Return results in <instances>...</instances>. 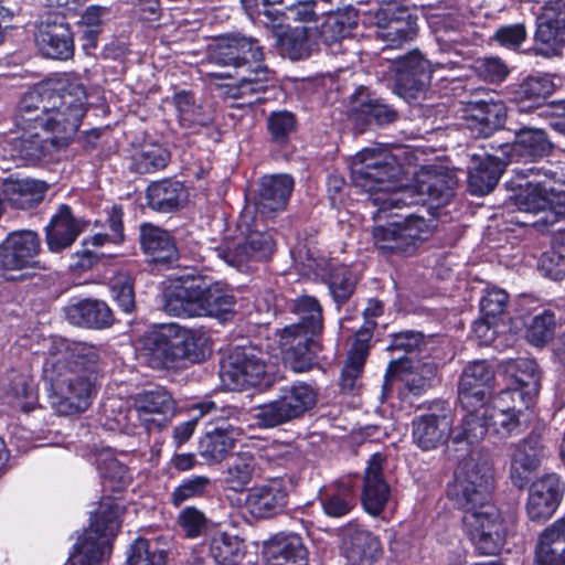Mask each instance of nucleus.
<instances>
[{
	"label": "nucleus",
	"instance_id": "9",
	"mask_svg": "<svg viewBox=\"0 0 565 565\" xmlns=\"http://www.w3.org/2000/svg\"><path fill=\"white\" fill-rule=\"evenodd\" d=\"M235 297L220 282L192 277L166 296L164 310L177 317H220L233 311Z\"/></svg>",
	"mask_w": 565,
	"mask_h": 565
},
{
	"label": "nucleus",
	"instance_id": "35",
	"mask_svg": "<svg viewBox=\"0 0 565 565\" xmlns=\"http://www.w3.org/2000/svg\"><path fill=\"white\" fill-rule=\"evenodd\" d=\"M267 565H307L308 552L302 539L295 533L277 534L264 546Z\"/></svg>",
	"mask_w": 565,
	"mask_h": 565
},
{
	"label": "nucleus",
	"instance_id": "57",
	"mask_svg": "<svg viewBox=\"0 0 565 565\" xmlns=\"http://www.w3.org/2000/svg\"><path fill=\"white\" fill-rule=\"evenodd\" d=\"M297 119L291 111H273L267 118V129L270 141L282 147L286 146L291 135L296 131Z\"/></svg>",
	"mask_w": 565,
	"mask_h": 565
},
{
	"label": "nucleus",
	"instance_id": "36",
	"mask_svg": "<svg viewBox=\"0 0 565 565\" xmlns=\"http://www.w3.org/2000/svg\"><path fill=\"white\" fill-rule=\"evenodd\" d=\"M505 163L490 154H471L468 168V188L473 195H486L498 184Z\"/></svg>",
	"mask_w": 565,
	"mask_h": 565
},
{
	"label": "nucleus",
	"instance_id": "34",
	"mask_svg": "<svg viewBox=\"0 0 565 565\" xmlns=\"http://www.w3.org/2000/svg\"><path fill=\"white\" fill-rule=\"evenodd\" d=\"M277 46L280 54L290 61L309 58L319 49L318 26H288L277 35Z\"/></svg>",
	"mask_w": 565,
	"mask_h": 565
},
{
	"label": "nucleus",
	"instance_id": "1",
	"mask_svg": "<svg viewBox=\"0 0 565 565\" xmlns=\"http://www.w3.org/2000/svg\"><path fill=\"white\" fill-rule=\"evenodd\" d=\"M100 349L94 344L53 339L45 352L42 379L50 406L60 415L85 412L96 394Z\"/></svg>",
	"mask_w": 565,
	"mask_h": 565
},
{
	"label": "nucleus",
	"instance_id": "17",
	"mask_svg": "<svg viewBox=\"0 0 565 565\" xmlns=\"http://www.w3.org/2000/svg\"><path fill=\"white\" fill-rule=\"evenodd\" d=\"M452 412L446 402H434L428 412L413 418L414 444L424 451L437 449L451 437Z\"/></svg>",
	"mask_w": 565,
	"mask_h": 565
},
{
	"label": "nucleus",
	"instance_id": "3",
	"mask_svg": "<svg viewBox=\"0 0 565 565\" xmlns=\"http://www.w3.org/2000/svg\"><path fill=\"white\" fill-rule=\"evenodd\" d=\"M493 488L488 457L465 461L448 487V495L463 511L465 532L481 555H495L504 545L507 530L498 510L490 504Z\"/></svg>",
	"mask_w": 565,
	"mask_h": 565
},
{
	"label": "nucleus",
	"instance_id": "30",
	"mask_svg": "<svg viewBox=\"0 0 565 565\" xmlns=\"http://www.w3.org/2000/svg\"><path fill=\"white\" fill-rule=\"evenodd\" d=\"M544 446L541 436L531 433L514 445L511 457L510 479L514 487L523 489L530 482L531 475L541 466Z\"/></svg>",
	"mask_w": 565,
	"mask_h": 565
},
{
	"label": "nucleus",
	"instance_id": "4",
	"mask_svg": "<svg viewBox=\"0 0 565 565\" xmlns=\"http://www.w3.org/2000/svg\"><path fill=\"white\" fill-rule=\"evenodd\" d=\"M207 61L226 68L209 72L211 84L226 88V95L252 105L263 100L262 94L274 82V72L264 63L259 41L242 33H227L215 40L207 50Z\"/></svg>",
	"mask_w": 565,
	"mask_h": 565
},
{
	"label": "nucleus",
	"instance_id": "45",
	"mask_svg": "<svg viewBox=\"0 0 565 565\" xmlns=\"http://www.w3.org/2000/svg\"><path fill=\"white\" fill-rule=\"evenodd\" d=\"M504 372L513 380V386L525 391V395L537 396L541 388V372L537 363L530 358L504 361Z\"/></svg>",
	"mask_w": 565,
	"mask_h": 565
},
{
	"label": "nucleus",
	"instance_id": "19",
	"mask_svg": "<svg viewBox=\"0 0 565 565\" xmlns=\"http://www.w3.org/2000/svg\"><path fill=\"white\" fill-rule=\"evenodd\" d=\"M20 137L6 138L1 148L18 166H34L58 159L62 152L54 142L47 138H41L34 129H21Z\"/></svg>",
	"mask_w": 565,
	"mask_h": 565
},
{
	"label": "nucleus",
	"instance_id": "31",
	"mask_svg": "<svg viewBox=\"0 0 565 565\" xmlns=\"http://www.w3.org/2000/svg\"><path fill=\"white\" fill-rule=\"evenodd\" d=\"M87 223L73 214L72 209L61 204L45 227V238L51 252L58 253L73 245Z\"/></svg>",
	"mask_w": 565,
	"mask_h": 565
},
{
	"label": "nucleus",
	"instance_id": "24",
	"mask_svg": "<svg viewBox=\"0 0 565 565\" xmlns=\"http://www.w3.org/2000/svg\"><path fill=\"white\" fill-rule=\"evenodd\" d=\"M465 127L473 138H488L503 127L507 107L503 102L489 99L471 100L465 110Z\"/></svg>",
	"mask_w": 565,
	"mask_h": 565
},
{
	"label": "nucleus",
	"instance_id": "44",
	"mask_svg": "<svg viewBox=\"0 0 565 565\" xmlns=\"http://www.w3.org/2000/svg\"><path fill=\"white\" fill-rule=\"evenodd\" d=\"M468 413L459 425L451 427V439L455 444H479L489 430L484 404L467 408Z\"/></svg>",
	"mask_w": 565,
	"mask_h": 565
},
{
	"label": "nucleus",
	"instance_id": "7",
	"mask_svg": "<svg viewBox=\"0 0 565 565\" xmlns=\"http://www.w3.org/2000/svg\"><path fill=\"white\" fill-rule=\"evenodd\" d=\"M207 339L201 331L178 324L162 327L141 339V353L153 369H173L205 359Z\"/></svg>",
	"mask_w": 565,
	"mask_h": 565
},
{
	"label": "nucleus",
	"instance_id": "47",
	"mask_svg": "<svg viewBox=\"0 0 565 565\" xmlns=\"http://www.w3.org/2000/svg\"><path fill=\"white\" fill-rule=\"evenodd\" d=\"M210 555L218 565H237L245 556L243 540L227 533H216L210 541Z\"/></svg>",
	"mask_w": 565,
	"mask_h": 565
},
{
	"label": "nucleus",
	"instance_id": "38",
	"mask_svg": "<svg viewBox=\"0 0 565 565\" xmlns=\"http://www.w3.org/2000/svg\"><path fill=\"white\" fill-rule=\"evenodd\" d=\"M65 317L72 324L95 329L108 328L114 321L113 311L106 302L90 299L67 306Z\"/></svg>",
	"mask_w": 565,
	"mask_h": 565
},
{
	"label": "nucleus",
	"instance_id": "55",
	"mask_svg": "<svg viewBox=\"0 0 565 565\" xmlns=\"http://www.w3.org/2000/svg\"><path fill=\"white\" fill-rule=\"evenodd\" d=\"M456 180L447 173L425 174L419 181V192L438 204L446 203L454 194Z\"/></svg>",
	"mask_w": 565,
	"mask_h": 565
},
{
	"label": "nucleus",
	"instance_id": "23",
	"mask_svg": "<svg viewBox=\"0 0 565 565\" xmlns=\"http://www.w3.org/2000/svg\"><path fill=\"white\" fill-rule=\"evenodd\" d=\"M494 371L484 360L469 363L458 383V399L463 408L487 403L491 395Z\"/></svg>",
	"mask_w": 565,
	"mask_h": 565
},
{
	"label": "nucleus",
	"instance_id": "41",
	"mask_svg": "<svg viewBox=\"0 0 565 565\" xmlns=\"http://www.w3.org/2000/svg\"><path fill=\"white\" fill-rule=\"evenodd\" d=\"M47 184L33 179L6 180L3 183L4 200L19 210H30L44 199Z\"/></svg>",
	"mask_w": 565,
	"mask_h": 565
},
{
	"label": "nucleus",
	"instance_id": "60",
	"mask_svg": "<svg viewBox=\"0 0 565 565\" xmlns=\"http://www.w3.org/2000/svg\"><path fill=\"white\" fill-rule=\"evenodd\" d=\"M490 433L505 438L519 431L520 415L515 413L499 411L495 407L484 404Z\"/></svg>",
	"mask_w": 565,
	"mask_h": 565
},
{
	"label": "nucleus",
	"instance_id": "33",
	"mask_svg": "<svg viewBox=\"0 0 565 565\" xmlns=\"http://www.w3.org/2000/svg\"><path fill=\"white\" fill-rule=\"evenodd\" d=\"M140 246L148 260L161 266H173L179 259L175 242L170 233L149 223L140 226Z\"/></svg>",
	"mask_w": 565,
	"mask_h": 565
},
{
	"label": "nucleus",
	"instance_id": "8",
	"mask_svg": "<svg viewBox=\"0 0 565 565\" xmlns=\"http://www.w3.org/2000/svg\"><path fill=\"white\" fill-rule=\"evenodd\" d=\"M514 174L524 180L519 183L520 192L515 195V205L520 212L545 215L539 221L552 225L565 217V181L544 167L533 164L529 168H515Z\"/></svg>",
	"mask_w": 565,
	"mask_h": 565
},
{
	"label": "nucleus",
	"instance_id": "49",
	"mask_svg": "<svg viewBox=\"0 0 565 565\" xmlns=\"http://www.w3.org/2000/svg\"><path fill=\"white\" fill-rule=\"evenodd\" d=\"M534 42L533 51L536 55L544 57L558 56L565 46V26L536 22Z\"/></svg>",
	"mask_w": 565,
	"mask_h": 565
},
{
	"label": "nucleus",
	"instance_id": "29",
	"mask_svg": "<svg viewBox=\"0 0 565 565\" xmlns=\"http://www.w3.org/2000/svg\"><path fill=\"white\" fill-rule=\"evenodd\" d=\"M294 179L289 174H273L262 178L255 211L262 218H270L286 209L294 189Z\"/></svg>",
	"mask_w": 565,
	"mask_h": 565
},
{
	"label": "nucleus",
	"instance_id": "58",
	"mask_svg": "<svg viewBox=\"0 0 565 565\" xmlns=\"http://www.w3.org/2000/svg\"><path fill=\"white\" fill-rule=\"evenodd\" d=\"M356 278L345 266L334 268L328 280V287L333 301L341 306L345 303L354 294Z\"/></svg>",
	"mask_w": 565,
	"mask_h": 565
},
{
	"label": "nucleus",
	"instance_id": "10",
	"mask_svg": "<svg viewBox=\"0 0 565 565\" xmlns=\"http://www.w3.org/2000/svg\"><path fill=\"white\" fill-rule=\"evenodd\" d=\"M120 507L110 498L99 503L90 515L89 527L78 537L66 565H103L111 553V540L117 535Z\"/></svg>",
	"mask_w": 565,
	"mask_h": 565
},
{
	"label": "nucleus",
	"instance_id": "63",
	"mask_svg": "<svg viewBox=\"0 0 565 565\" xmlns=\"http://www.w3.org/2000/svg\"><path fill=\"white\" fill-rule=\"evenodd\" d=\"M177 521L185 536L190 539L199 537L207 530L209 521L205 514L195 507L182 509Z\"/></svg>",
	"mask_w": 565,
	"mask_h": 565
},
{
	"label": "nucleus",
	"instance_id": "39",
	"mask_svg": "<svg viewBox=\"0 0 565 565\" xmlns=\"http://www.w3.org/2000/svg\"><path fill=\"white\" fill-rule=\"evenodd\" d=\"M148 206L160 213L178 211L186 200V190L183 183L163 179L152 182L146 191Z\"/></svg>",
	"mask_w": 565,
	"mask_h": 565
},
{
	"label": "nucleus",
	"instance_id": "15",
	"mask_svg": "<svg viewBox=\"0 0 565 565\" xmlns=\"http://www.w3.org/2000/svg\"><path fill=\"white\" fill-rule=\"evenodd\" d=\"M40 252V238L33 231L10 233L0 244V275L7 280L21 278L18 273L35 268Z\"/></svg>",
	"mask_w": 565,
	"mask_h": 565
},
{
	"label": "nucleus",
	"instance_id": "2",
	"mask_svg": "<svg viewBox=\"0 0 565 565\" xmlns=\"http://www.w3.org/2000/svg\"><path fill=\"white\" fill-rule=\"evenodd\" d=\"M86 90L78 77L62 74L57 78L42 82L26 92L14 117L19 129H38L52 134L49 137L64 151L86 111Z\"/></svg>",
	"mask_w": 565,
	"mask_h": 565
},
{
	"label": "nucleus",
	"instance_id": "32",
	"mask_svg": "<svg viewBox=\"0 0 565 565\" xmlns=\"http://www.w3.org/2000/svg\"><path fill=\"white\" fill-rule=\"evenodd\" d=\"M401 373L405 387L414 395H420L434 385L437 377V364L433 361H413L398 356L388 363V374Z\"/></svg>",
	"mask_w": 565,
	"mask_h": 565
},
{
	"label": "nucleus",
	"instance_id": "46",
	"mask_svg": "<svg viewBox=\"0 0 565 565\" xmlns=\"http://www.w3.org/2000/svg\"><path fill=\"white\" fill-rule=\"evenodd\" d=\"M358 25L356 13L353 10L329 14L318 28V41L323 44H337L344 41Z\"/></svg>",
	"mask_w": 565,
	"mask_h": 565
},
{
	"label": "nucleus",
	"instance_id": "11",
	"mask_svg": "<svg viewBox=\"0 0 565 565\" xmlns=\"http://www.w3.org/2000/svg\"><path fill=\"white\" fill-rule=\"evenodd\" d=\"M319 387L316 384L296 381L281 385L277 397L257 407L255 419L264 428H274L301 418L318 403Z\"/></svg>",
	"mask_w": 565,
	"mask_h": 565
},
{
	"label": "nucleus",
	"instance_id": "22",
	"mask_svg": "<svg viewBox=\"0 0 565 565\" xmlns=\"http://www.w3.org/2000/svg\"><path fill=\"white\" fill-rule=\"evenodd\" d=\"M135 411L147 431H160L174 416L175 402L164 387L158 386L137 395Z\"/></svg>",
	"mask_w": 565,
	"mask_h": 565
},
{
	"label": "nucleus",
	"instance_id": "5",
	"mask_svg": "<svg viewBox=\"0 0 565 565\" xmlns=\"http://www.w3.org/2000/svg\"><path fill=\"white\" fill-rule=\"evenodd\" d=\"M402 167L385 149L366 148L358 152L351 162V179L355 188L367 194V203L376 222L386 217L393 207L406 205V192L399 191Z\"/></svg>",
	"mask_w": 565,
	"mask_h": 565
},
{
	"label": "nucleus",
	"instance_id": "62",
	"mask_svg": "<svg viewBox=\"0 0 565 565\" xmlns=\"http://www.w3.org/2000/svg\"><path fill=\"white\" fill-rule=\"evenodd\" d=\"M9 393L17 399V405L24 412H30L36 402V391L33 382L24 374L13 375Z\"/></svg>",
	"mask_w": 565,
	"mask_h": 565
},
{
	"label": "nucleus",
	"instance_id": "56",
	"mask_svg": "<svg viewBox=\"0 0 565 565\" xmlns=\"http://www.w3.org/2000/svg\"><path fill=\"white\" fill-rule=\"evenodd\" d=\"M126 565H166V554L157 544L137 537L127 550Z\"/></svg>",
	"mask_w": 565,
	"mask_h": 565
},
{
	"label": "nucleus",
	"instance_id": "51",
	"mask_svg": "<svg viewBox=\"0 0 565 565\" xmlns=\"http://www.w3.org/2000/svg\"><path fill=\"white\" fill-rule=\"evenodd\" d=\"M234 446L233 431L227 427H216L207 431L199 444L200 455L209 461L218 462Z\"/></svg>",
	"mask_w": 565,
	"mask_h": 565
},
{
	"label": "nucleus",
	"instance_id": "16",
	"mask_svg": "<svg viewBox=\"0 0 565 565\" xmlns=\"http://www.w3.org/2000/svg\"><path fill=\"white\" fill-rule=\"evenodd\" d=\"M266 374L262 353L252 347L235 348L222 363L220 376L228 390L242 391L257 386Z\"/></svg>",
	"mask_w": 565,
	"mask_h": 565
},
{
	"label": "nucleus",
	"instance_id": "18",
	"mask_svg": "<svg viewBox=\"0 0 565 565\" xmlns=\"http://www.w3.org/2000/svg\"><path fill=\"white\" fill-rule=\"evenodd\" d=\"M347 116L354 130L361 134L372 125L384 126L394 122L397 119V111L361 86L350 97Z\"/></svg>",
	"mask_w": 565,
	"mask_h": 565
},
{
	"label": "nucleus",
	"instance_id": "48",
	"mask_svg": "<svg viewBox=\"0 0 565 565\" xmlns=\"http://www.w3.org/2000/svg\"><path fill=\"white\" fill-rule=\"evenodd\" d=\"M110 15L111 9L107 6L92 4L85 8L77 22L85 47H96L98 36Z\"/></svg>",
	"mask_w": 565,
	"mask_h": 565
},
{
	"label": "nucleus",
	"instance_id": "61",
	"mask_svg": "<svg viewBox=\"0 0 565 565\" xmlns=\"http://www.w3.org/2000/svg\"><path fill=\"white\" fill-rule=\"evenodd\" d=\"M555 320L551 312L535 316L526 330V339L530 343L541 347L554 337Z\"/></svg>",
	"mask_w": 565,
	"mask_h": 565
},
{
	"label": "nucleus",
	"instance_id": "6",
	"mask_svg": "<svg viewBox=\"0 0 565 565\" xmlns=\"http://www.w3.org/2000/svg\"><path fill=\"white\" fill-rule=\"evenodd\" d=\"M297 322L286 326L279 333V347L285 363L296 373L309 371L322 345L323 309L310 295H300L286 302Z\"/></svg>",
	"mask_w": 565,
	"mask_h": 565
},
{
	"label": "nucleus",
	"instance_id": "37",
	"mask_svg": "<svg viewBox=\"0 0 565 565\" xmlns=\"http://www.w3.org/2000/svg\"><path fill=\"white\" fill-rule=\"evenodd\" d=\"M553 148L554 145L547 132L531 126H522L516 129L510 146L512 158H526L531 161L550 156Z\"/></svg>",
	"mask_w": 565,
	"mask_h": 565
},
{
	"label": "nucleus",
	"instance_id": "59",
	"mask_svg": "<svg viewBox=\"0 0 565 565\" xmlns=\"http://www.w3.org/2000/svg\"><path fill=\"white\" fill-rule=\"evenodd\" d=\"M535 396L525 395V391L516 386L502 390L492 401L490 406L504 412L522 415L534 403Z\"/></svg>",
	"mask_w": 565,
	"mask_h": 565
},
{
	"label": "nucleus",
	"instance_id": "27",
	"mask_svg": "<svg viewBox=\"0 0 565 565\" xmlns=\"http://www.w3.org/2000/svg\"><path fill=\"white\" fill-rule=\"evenodd\" d=\"M556 85L548 74L529 75L509 90V99L521 113H531L546 107V99Z\"/></svg>",
	"mask_w": 565,
	"mask_h": 565
},
{
	"label": "nucleus",
	"instance_id": "26",
	"mask_svg": "<svg viewBox=\"0 0 565 565\" xmlns=\"http://www.w3.org/2000/svg\"><path fill=\"white\" fill-rule=\"evenodd\" d=\"M35 41L45 57L66 61L74 55V36L65 18H49L41 23Z\"/></svg>",
	"mask_w": 565,
	"mask_h": 565
},
{
	"label": "nucleus",
	"instance_id": "21",
	"mask_svg": "<svg viewBox=\"0 0 565 565\" xmlns=\"http://www.w3.org/2000/svg\"><path fill=\"white\" fill-rule=\"evenodd\" d=\"M344 557L353 565H373L382 555L380 539L356 521L339 529Z\"/></svg>",
	"mask_w": 565,
	"mask_h": 565
},
{
	"label": "nucleus",
	"instance_id": "14",
	"mask_svg": "<svg viewBox=\"0 0 565 565\" xmlns=\"http://www.w3.org/2000/svg\"><path fill=\"white\" fill-rule=\"evenodd\" d=\"M390 70L393 74L394 90L408 102L423 96L429 87L430 63L417 50L394 58Z\"/></svg>",
	"mask_w": 565,
	"mask_h": 565
},
{
	"label": "nucleus",
	"instance_id": "20",
	"mask_svg": "<svg viewBox=\"0 0 565 565\" xmlns=\"http://www.w3.org/2000/svg\"><path fill=\"white\" fill-rule=\"evenodd\" d=\"M386 465L387 457L375 452L366 461L364 470L361 503L366 513L376 518L382 515L392 497V489L384 473Z\"/></svg>",
	"mask_w": 565,
	"mask_h": 565
},
{
	"label": "nucleus",
	"instance_id": "13",
	"mask_svg": "<svg viewBox=\"0 0 565 565\" xmlns=\"http://www.w3.org/2000/svg\"><path fill=\"white\" fill-rule=\"evenodd\" d=\"M430 233L429 223L418 215H407L403 221L376 225L373 238L376 248L385 256L411 255Z\"/></svg>",
	"mask_w": 565,
	"mask_h": 565
},
{
	"label": "nucleus",
	"instance_id": "12",
	"mask_svg": "<svg viewBox=\"0 0 565 565\" xmlns=\"http://www.w3.org/2000/svg\"><path fill=\"white\" fill-rule=\"evenodd\" d=\"M258 216L247 213L237 224L238 237L231 244L220 247L218 255L231 266L241 269L249 263L267 260L275 252V239Z\"/></svg>",
	"mask_w": 565,
	"mask_h": 565
},
{
	"label": "nucleus",
	"instance_id": "53",
	"mask_svg": "<svg viewBox=\"0 0 565 565\" xmlns=\"http://www.w3.org/2000/svg\"><path fill=\"white\" fill-rule=\"evenodd\" d=\"M170 161V152L158 143H147L132 157L131 169L140 174L164 169Z\"/></svg>",
	"mask_w": 565,
	"mask_h": 565
},
{
	"label": "nucleus",
	"instance_id": "28",
	"mask_svg": "<svg viewBox=\"0 0 565 565\" xmlns=\"http://www.w3.org/2000/svg\"><path fill=\"white\" fill-rule=\"evenodd\" d=\"M288 502L287 482L274 478L264 484L250 488L246 495V507L256 518L266 519L285 510Z\"/></svg>",
	"mask_w": 565,
	"mask_h": 565
},
{
	"label": "nucleus",
	"instance_id": "64",
	"mask_svg": "<svg viewBox=\"0 0 565 565\" xmlns=\"http://www.w3.org/2000/svg\"><path fill=\"white\" fill-rule=\"evenodd\" d=\"M113 298L126 313L135 308V292L130 276L120 274L110 284Z\"/></svg>",
	"mask_w": 565,
	"mask_h": 565
},
{
	"label": "nucleus",
	"instance_id": "40",
	"mask_svg": "<svg viewBox=\"0 0 565 565\" xmlns=\"http://www.w3.org/2000/svg\"><path fill=\"white\" fill-rule=\"evenodd\" d=\"M536 565H565V519H559L540 535Z\"/></svg>",
	"mask_w": 565,
	"mask_h": 565
},
{
	"label": "nucleus",
	"instance_id": "25",
	"mask_svg": "<svg viewBox=\"0 0 565 565\" xmlns=\"http://www.w3.org/2000/svg\"><path fill=\"white\" fill-rule=\"evenodd\" d=\"M564 484L556 473H547L535 480L530 489L526 512L534 522L550 519L556 511L563 494Z\"/></svg>",
	"mask_w": 565,
	"mask_h": 565
},
{
	"label": "nucleus",
	"instance_id": "54",
	"mask_svg": "<svg viewBox=\"0 0 565 565\" xmlns=\"http://www.w3.org/2000/svg\"><path fill=\"white\" fill-rule=\"evenodd\" d=\"M212 479L207 476H192L182 480L171 492L170 502L180 507L189 500L206 497L212 489Z\"/></svg>",
	"mask_w": 565,
	"mask_h": 565
},
{
	"label": "nucleus",
	"instance_id": "43",
	"mask_svg": "<svg viewBox=\"0 0 565 565\" xmlns=\"http://www.w3.org/2000/svg\"><path fill=\"white\" fill-rule=\"evenodd\" d=\"M323 513L332 519L349 515L356 505V494L350 483H338L318 497Z\"/></svg>",
	"mask_w": 565,
	"mask_h": 565
},
{
	"label": "nucleus",
	"instance_id": "52",
	"mask_svg": "<svg viewBox=\"0 0 565 565\" xmlns=\"http://www.w3.org/2000/svg\"><path fill=\"white\" fill-rule=\"evenodd\" d=\"M417 34L416 18L412 14L392 18L387 24L381 28L380 38L387 43V47H401L415 39Z\"/></svg>",
	"mask_w": 565,
	"mask_h": 565
},
{
	"label": "nucleus",
	"instance_id": "42",
	"mask_svg": "<svg viewBox=\"0 0 565 565\" xmlns=\"http://www.w3.org/2000/svg\"><path fill=\"white\" fill-rule=\"evenodd\" d=\"M172 102L180 125L192 132H198L201 128L213 124L214 110L210 106L196 104L192 93L185 90L175 93Z\"/></svg>",
	"mask_w": 565,
	"mask_h": 565
},
{
	"label": "nucleus",
	"instance_id": "50",
	"mask_svg": "<svg viewBox=\"0 0 565 565\" xmlns=\"http://www.w3.org/2000/svg\"><path fill=\"white\" fill-rule=\"evenodd\" d=\"M256 468V459L250 452L238 454L224 471L223 481L227 489L243 491L252 481Z\"/></svg>",
	"mask_w": 565,
	"mask_h": 565
}]
</instances>
